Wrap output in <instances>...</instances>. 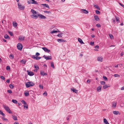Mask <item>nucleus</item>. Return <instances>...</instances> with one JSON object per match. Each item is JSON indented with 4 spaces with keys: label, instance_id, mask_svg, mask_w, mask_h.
Here are the masks:
<instances>
[{
    "label": "nucleus",
    "instance_id": "e433bc0d",
    "mask_svg": "<svg viewBox=\"0 0 124 124\" xmlns=\"http://www.w3.org/2000/svg\"><path fill=\"white\" fill-rule=\"evenodd\" d=\"M51 67H52L53 68H54V63L53 62H52L51 63Z\"/></svg>",
    "mask_w": 124,
    "mask_h": 124
},
{
    "label": "nucleus",
    "instance_id": "ea45409f",
    "mask_svg": "<svg viewBox=\"0 0 124 124\" xmlns=\"http://www.w3.org/2000/svg\"><path fill=\"white\" fill-rule=\"evenodd\" d=\"M56 32H57V31H53L50 32V33L52 34Z\"/></svg>",
    "mask_w": 124,
    "mask_h": 124
},
{
    "label": "nucleus",
    "instance_id": "9d476101",
    "mask_svg": "<svg viewBox=\"0 0 124 124\" xmlns=\"http://www.w3.org/2000/svg\"><path fill=\"white\" fill-rule=\"evenodd\" d=\"M35 55H33L32 56V58L34 59H36V60H38L40 59L41 58V57H38L36 56Z\"/></svg>",
    "mask_w": 124,
    "mask_h": 124
},
{
    "label": "nucleus",
    "instance_id": "c03bdc74",
    "mask_svg": "<svg viewBox=\"0 0 124 124\" xmlns=\"http://www.w3.org/2000/svg\"><path fill=\"white\" fill-rule=\"evenodd\" d=\"M21 102L24 104H25L26 103V102H25V101L24 100H22L21 101Z\"/></svg>",
    "mask_w": 124,
    "mask_h": 124
},
{
    "label": "nucleus",
    "instance_id": "473e14b6",
    "mask_svg": "<svg viewBox=\"0 0 124 124\" xmlns=\"http://www.w3.org/2000/svg\"><path fill=\"white\" fill-rule=\"evenodd\" d=\"M94 7L96 8L97 9H98L99 10H100V8H99V7L97 5H94Z\"/></svg>",
    "mask_w": 124,
    "mask_h": 124
},
{
    "label": "nucleus",
    "instance_id": "69168bd1",
    "mask_svg": "<svg viewBox=\"0 0 124 124\" xmlns=\"http://www.w3.org/2000/svg\"><path fill=\"white\" fill-rule=\"evenodd\" d=\"M9 81H10V80L9 79H8L7 80V81H6V82L8 83H9Z\"/></svg>",
    "mask_w": 124,
    "mask_h": 124
},
{
    "label": "nucleus",
    "instance_id": "72a5a7b5",
    "mask_svg": "<svg viewBox=\"0 0 124 124\" xmlns=\"http://www.w3.org/2000/svg\"><path fill=\"white\" fill-rule=\"evenodd\" d=\"M24 95L25 96H27L29 95V93L28 92H25L24 93Z\"/></svg>",
    "mask_w": 124,
    "mask_h": 124
},
{
    "label": "nucleus",
    "instance_id": "20e7f679",
    "mask_svg": "<svg viewBox=\"0 0 124 124\" xmlns=\"http://www.w3.org/2000/svg\"><path fill=\"white\" fill-rule=\"evenodd\" d=\"M17 48L20 50H21L23 47L22 45L20 43H18L17 46Z\"/></svg>",
    "mask_w": 124,
    "mask_h": 124
},
{
    "label": "nucleus",
    "instance_id": "aec40b11",
    "mask_svg": "<svg viewBox=\"0 0 124 124\" xmlns=\"http://www.w3.org/2000/svg\"><path fill=\"white\" fill-rule=\"evenodd\" d=\"M78 41L81 44H84V43L83 41L80 38H78Z\"/></svg>",
    "mask_w": 124,
    "mask_h": 124
},
{
    "label": "nucleus",
    "instance_id": "7c9ffc66",
    "mask_svg": "<svg viewBox=\"0 0 124 124\" xmlns=\"http://www.w3.org/2000/svg\"><path fill=\"white\" fill-rule=\"evenodd\" d=\"M23 106L25 108H26L27 109L28 108V105L27 103H26L25 104H24Z\"/></svg>",
    "mask_w": 124,
    "mask_h": 124
},
{
    "label": "nucleus",
    "instance_id": "4468645a",
    "mask_svg": "<svg viewBox=\"0 0 124 124\" xmlns=\"http://www.w3.org/2000/svg\"><path fill=\"white\" fill-rule=\"evenodd\" d=\"M24 37L22 36H20L19 37V40L23 41L24 39Z\"/></svg>",
    "mask_w": 124,
    "mask_h": 124
},
{
    "label": "nucleus",
    "instance_id": "f257e3e1",
    "mask_svg": "<svg viewBox=\"0 0 124 124\" xmlns=\"http://www.w3.org/2000/svg\"><path fill=\"white\" fill-rule=\"evenodd\" d=\"M31 11L32 14L31 15V17L33 18L37 19V16L38 14H37L36 12L33 9H31Z\"/></svg>",
    "mask_w": 124,
    "mask_h": 124
},
{
    "label": "nucleus",
    "instance_id": "4be33fe9",
    "mask_svg": "<svg viewBox=\"0 0 124 124\" xmlns=\"http://www.w3.org/2000/svg\"><path fill=\"white\" fill-rule=\"evenodd\" d=\"M12 116L13 119L14 120H17V117L16 116H15L14 115H12Z\"/></svg>",
    "mask_w": 124,
    "mask_h": 124
},
{
    "label": "nucleus",
    "instance_id": "cd10ccee",
    "mask_svg": "<svg viewBox=\"0 0 124 124\" xmlns=\"http://www.w3.org/2000/svg\"><path fill=\"white\" fill-rule=\"evenodd\" d=\"M4 38L6 39H9L10 38L9 36L7 34H5L4 35Z\"/></svg>",
    "mask_w": 124,
    "mask_h": 124
},
{
    "label": "nucleus",
    "instance_id": "6ab92c4d",
    "mask_svg": "<svg viewBox=\"0 0 124 124\" xmlns=\"http://www.w3.org/2000/svg\"><path fill=\"white\" fill-rule=\"evenodd\" d=\"M110 87L109 85H104L103 87V88L104 89H105L109 87Z\"/></svg>",
    "mask_w": 124,
    "mask_h": 124
},
{
    "label": "nucleus",
    "instance_id": "680f3d73",
    "mask_svg": "<svg viewBox=\"0 0 124 124\" xmlns=\"http://www.w3.org/2000/svg\"><path fill=\"white\" fill-rule=\"evenodd\" d=\"M39 87L40 88H41V89H43V86L42 85H39Z\"/></svg>",
    "mask_w": 124,
    "mask_h": 124
},
{
    "label": "nucleus",
    "instance_id": "423d86ee",
    "mask_svg": "<svg viewBox=\"0 0 124 124\" xmlns=\"http://www.w3.org/2000/svg\"><path fill=\"white\" fill-rule=\"evenodd\" d=\"M38 17H39V18L40 19H45L46 18V17L41 14H38V15L37 16V18Z\"/></svg>",
    "mask_w": 124,
    "mask_h": 124
},
{
    "label": "nucleus",
    "instance_id": "ddd939ff",
    "mask_svg": "<svg viewBox=\"0 0 124 124\" xmlns=\"http://www.w3.org/2000/svg\"><path fill=\"white\" fill-rule=\"evenodd\" d=\"M57 41L58 42L60 43L66 41L65 40L63 39H57Z\"/></svg>",
    "mask_w": 124,
    "mask_h": 124
},
{
    "label": "nucleus",
    "instance_id": "de8ad7c7",
    "mask_svg": "<svg viewBox=\"0 0 124 124\" xmlns=\"http://www.w3.org/2000/svg\"><path fill=\"white\" fill-rule=\"evenodd\" d=\"M2 118L3 120H5L6 121H7L8 120L6 118L4 117H2Z\"/></svg>",
    "mask_w": 124,
    "mask_h": 124
},
{
    "label": "nucleus",
    "instance_id": "09e8293b",
    "mask_svg": "<svg viewBox=\"0 0 124 124\" xmlns=\"http://www.w3.org/2000/svg\"><path fill=\"white\" fill-rule=\"evenodd\" d=\"M109 37H110V38L111 39H112L113 38V36L111 34H109Z\"/></svg>",
    "mask_w": 124,
    "mask_h": 124
},
{
    "label": "nucleus",
    "instance_id": "6e6552de",
    "mask_svg": "<svg viewBox=\"0 0 124 124\" xmlns=\"http://www.w3.org/2000/svg\"><path fill=\"white\" fill-rule=\"evenodd\" d=\"M42 48L45 52L47 53H49L50 51V50L48 49L45 47H42Z\"/></svg>",
    "mask_w": 124,
    "mask_h": 124
},
{
    "label": "nucleus",
    "instance_id": "bb28decb",
    "mask_svg": "<svg viewBox=\"0 0 124 124\" xmlns=\"http://www.w3.org/2000/svg\"><path fill=\"white\" fill-rule=\"evenodd\" d=\"M13 26L15 27H16L17 26V23L16 22L14 23V22H13Z\"/></svg>",
    "mask_w": 124,
    "mask_h": 124
},
{
    "label": "nucleus",
    "instance_id": "774afa93",
    "mask_svg": "<svg viewBox=\"0 0 124 124\" xmlns=\"http://www.w3.org/2000/svg\"><path fill=\"white\" fill-rule=\"evenodd\" d=\"M121 90H124V86L122 87L121 88Z\"/></svg>",
    "mask_w": 124,
    "mask_h": 124
},
{
    "label": "nucleus",
    "instance_id": "8fccbe9b",
    "mask_svg": "<svg viewBox=\"0 0 124 124\" xmlns=\"http://www.w3.org/2000/svg\"><path fill=\"white\" fill-rule=\"evenodd\" d=\"M0 77L1 78V79H3L4 80L5 79V78L3 76H1Z\"/></svg>",
    "mask_w": 124,
    "mask_h": 124
},
{
    "label": "nucleus",
    "instance_id": "e2e57ef3",
    "mask_svg": "<svg viewBox=\"0 0 124 124\" xmlns=\"http://www.w3.org/2000/svg\"><path fill=\"white\" fill-rule=\"evenodd\" d=\"M91 81L90 79H88L87 80V82L88 83H90Z\"/></svg>",
    "mask_w": 124,
    "mask_h": 124
},
{
    "label": "nucleus",
    "instance_id": "7ed1b4c3",
    "mask_svg": "<svg viewBox=\"0 0 124 124\" xmlns=\"http://www.w3.org/2000/svg\"><path fill=\"white\" fill-rule=\"evenodd\" d=\"M3 107L5 109V110L9 113L10 114H12V112L9 109V107L5 105H3Z\"/></svg>",
    "mask_w": 124,
    "mask_h": 124
},
{
    "label": "nucleus",
    "instance_id": "9b49d317",
    "mask_svg": "<svg viewBox=\"0 0 124 124\" xmlns=\"http://www.w3.org/2000/svg\"><path fill=\"white\" fill-rule=\"evenodd\" d=\"M28 72V74L30 76H32L34 75V73L32 72L29 71L28 70L27 71Z\"/></svg>",
    "mask_w": 124,
    "mask_h": 124
},
{
    "label": "nucleus",
    "instance_id": "393cba45",
    "mask_svg": "<svg viewBox=\"0 0 124 124\" xmlns=\"http://www.w3.org/2000/svg\"><path fill=\"white\" fill-rule=\"evenodd\" d=\"M113 113L114 114L116 115H117L118 114H119V115L120 114L118 111H113Z\"/></svg>",
    "mask_w": 124,
    "mask_h": 124
},
{
    "label": "nucleus",
    "instance_id": "4c0bfd02",
    "mask_svg": "<svg viewBox=\"0 0 124 124\" xmlns=\"http://www.w3.org/2000/svg\"><path fill=\"white\" fill-rule=\"evenodd\" d=\"M9 87L13 89L14 87V86L12 84H10L9 85Z\"/></svg>",
    "mask_w": 124,
    "mask_h": 124
},
{
    "label": "nucleus",
    "instance_id": "5fc2aeb1",
    "mask_svg": "<svg viewBox=\"0 0 124 124\" xmlns=\"http://www.w3.org/2000/svg\"><path fill=\"white\" fill-rule=\"evenodd\" d=\"M101 84L102 85H104L105 82L104 81H102L101 82Z\"/></svg>",
    "mask_w": 124,
    "mask_h": 124
},
{
    "label": "nucleus",
    "instance_id": "c756f323",
    "mask_svg": "<svg viewBox=\"0 0 124 124\" xmlns=\"http://www.w3.org/2000/svg\"><path fill=\"white\" fill-rule=\"evenodd\" d=\"M0 114L2 115L3 116H5V114L3 113L2 111L0 110Z\"/></svg>",
    "mask_w": 124,
    "mask_h": 124
},
{
    "label": "nucleus",
    "instance_id": "b1692460",
    "mask_svg": "<svg viewBox=\"0 0 124 124\" xmlns=\"http://www.w3.org/2000/svg\"><path fill=\"white\" fill-rule=\"evenodd\" d=\"M71 90L73 91V92H74L76 93H78V90H76L75 89H71Z\"/></svg>",
    "mask_w": 124,
    "mask_h": 124
},
{
    "label": "nucleus",
    "instance_id": "37998d69",
    "mask_svg": "<svg viewBox=\"0 0 124 124\" xmlns=\"http://www.w3.org/2000/svg\"><path fill=\"white\" fill-rule=\"evenodd\" d=\"M95 12L97 14H100V12L97 10H95Z\"/></svg>",
    "mask_w": 124,
    "mask_h": 124
},
{
    "label": "nucleus",
    "instance_id": "412c9836",
    "mask_svg": "<svg viewBox=\"0 0 124 124\" xmlns=\"http://www.w3.org/2000/svg\"><path fill=\"white\" fill-rule=\"evenodd\" d=\"M41 5H42L44 7H46L47 8H49V5L46 4H41Z\"/></svg>",
    "mask_w": 124,
    "mask_h": 124
},
{
    "label": "nucleus",
    "instance_id": "f3484780",
    "mask_svg": "<svg viewBox=\"0 0 124 124\" xmlns=\"http://www.w3.org/2000/svg\"><path fill=\"white\" fill-rule=\"evenodd\" d=\"M101 86H100L97 87V90L98 92H100L101 91Z\"/></svg>",
    "mask_w": 124,
    "mask_h": 124
},
{
    "label": "nucleus",
    "instance_id": "4d7b16f0",
    "mask_svg": "<svg viewBox=\"0 0 124 124\" xmlns=\"http://www.w3.org/2000/svg\"><path fill=\"white\" fill-rule=\"evenodd\" d=\"M39 55V53L38 52H37L36 54V56H37Z\"/></svg>",
    "mask_w": 124,
    "mask_h": 124
},
{
    "label": "nucleus",
    "instance_id": "a19ab883",
    "mask_svg": "<svg viewBox=\"0 0 124 124\" xmlns=\"http://www.w3.org/2000/svg\"><path fill=\"white\" fill-rule=\"evenodd\" d=\"M116 20V21H119V19L118 17H117L116 16H115Z\"/></svg>",
    "mask_w": 124,
    "mask_h": 124
},
{
    "label": "nucleus",
    "instance_id": "052dcab7",
    "mask_svg": "<svg viewBox=\"0 0 124 124\" xmlns=\"http://www.w3.org/2000/svg\"><path fill=\"white\" fill-rule=\"evenodd\" d=\"M94 44V42H90V45L91 46L93 45Z\"/></svg>",
    "mask_w": 124,
    "mask_h": 124
},
{
    "label": "nucleus",
    "instance_id": "79ce46f5",
    "mask_svg": "<svg viewBox=\"0 0 124 124\" xmlns=\"http://www.w3.org/2000/svg\"><path fill=\"white\" fill-rule=\"evenodd\" d=\"M103 77L105 81L108 80V78L105 76H103Z\"/></svg>",
    "mask_w": 124,
    "mask_h": 124
},
{
    "label": "nucleus",
    "instance_id": "a878e982",
    "mask_svg": "<svg viewBox=\"0 0 124 124\" xmlns=\"http://www.w3.org/2000/svg\"><path fill=\"white\" fill-rule=\"evenodd\" d=\"M104 122L106 124H109V123L108 122L107 120L105 119H104Z\"/></svg>",
    "mask_w": 124,
    "mask_h": 124
},
{
    "label": "nucleus",
    "instance_id": "5701e85b",
    "mask_svg": "<svg viewBox=\"0 0 124 124\" xmlns=\"http://www.w3.org/2000/svg\"><path fill=\"white\" fill-rule=\"evenodd\" d=\"M32 1L31 2L32 4H36L38 5V3L37 1H35L34 0H31Z\"/></svg>",
    "mask_w": 124,
    "mask_h": 124
},
{
    "label": "nucleus",
    "instance_id": "0eeeda50",
    "mask_svg": "<svg viewBox=\"0 0 124 124\" xmlns=\"http://www.w3.org/2000/svg\"><path fill=\"white\" fill-rule=\"evenodd\" d=\"M43 57L47 60L52 59V57L51 56H46L45 55H44Z\"/></svg>",
    "mask_w": 124,
    "mask_h": 124
},
{
    "label": "nucleus",
    "instance_id": "3c124183",
    "mask_svg": "<svg viewBox=\"0 0 124 124\" xmlns=\"http://www.w3.org/2000/svg\"><path fill=\"white\" fill-rule=\"evenodd\" d=\"M39 67H37V69H35L34 70V71L35 72H37V70L39 69Z\"/></svg>",
    "mask_w": 124,
    "mask_h": 124
},
{
    "label": "nucleus",
    "instance_id": "603ef678",
    "mask_svg": "<svg viewBox=\"0 0 124 124\" xmlns=\"http://www.w3.org/2000/svg\"><path fill=\"white\" fill-rule=\"evenodd\" d=\"M6 69L7 70H10V66H7Z\"/></svg>",
    "mask_w": 124,
    "mask_h": 124
},
{
    "label": "nucleus",
    "instance_id": "39448f33",
    "mask_svg": "<svg viewBox=\"0 0 124 124\" xmlns=\"http://www.w3.org/2000/svg\"><path fill=\"white\" fill-rule=\"evenodd\" d=\"M18 8L21 10H23L25 8V6H22L19 3H18Z\"/></svg>",
    "mask_w": 124,
    "mask_h": 124
},
{
    "label": "nucleus",
    "instance_id": "dca6fc26",
    "mask_svg": "<svg viewBox=\"0 0 124 124\" xmlns=\"http://www.w3.org/2000/svg\"><path fill=\"white\" fill-rule=\"evenodd\" d=\"M103 58L101 57H99L97 58V60L99 62H102V61Z\"/></svg>",
    "mask_w": 124,
    "mask_h": 124
},
{
    "label": "nucleus",
    "instance_id": "6e6d98bb",
    "mask_svg": "<svg viewBox=\"0 0 124 124\" xmlns=\"http://www.w3.org/2000/svg\"><path fill=\"white\" fill-rule=\"evenodd\" d=\"M8 93H12L11 90H9L7 91Z\"/></svg>",
    "mask_w": 124,
    "mask_h": 124
},
{
    "label": "nucleus",
    "instance_id": "f03ea898",
    "mask_svg": "<svg viewBox=\"0 0 124 124\" xmlns=\"http://www.w3.org/2000/svg\"><path fill=\"white\" fill-rule=\"evenodd\" d=\"M34 85V84L31 82H28L26 83L25 85L26 87L29 88Z\"/></svg>",
    "mask_w": 124,
    "mask_h": 124
},
{
    "label": "nucleus",
    "instance_id": "a18cd8bd",
    "mask_svg": "<svg viewBox=\"0 0 124 124\" xmlns=\"http://www.w3.org/2000/svg\"><path fill=\"white\" fill-rule=\"evenodd\" d=\"M21 62L25 64L26 62V61L24 60H23L21 61Z\"/></svg>",
    "mask_w": 124,
    "mask_h": 124
},
{
    "label": "nucleus",
    "instance_id": "a211bd4d",
    "mask_svg": "<svg viewBox=\"0 0 124 124\" xmlns=\"http://www.w3.org/2000/svg\"><path fill=\"white\" fill-rule=\"evenodd\" d=\"M94 17L95 19L97 21H98L99 20V18L98 17V16H97L94 15Z\"/></svg>",
    "mask_w": 124,
    "mask_h": 124
},
{
    "label": "nucleus",
    "instance_id": "c85d7f7f",
    "mask_svg": "<svg viewBox=\"0 0 124 124\" xmlns=\"http://www.w3.org/2000/svg\"><path fill=\"white\" fill-rule=\"evenodd\" d=\"M12 101L13 103L15 104H17V101L13 99L12 100Z\"/></svg>",
    "mask_w": 124,
    "mask_h": 124
},
{
    "label": "nucleus",
    "instance_id": "338daca9",
    "mask_svg": "<svg viewBox=\"0 0 124 124\" xmlns=\"http://www.w3.org/2000/svg\"><path fill=\"white\" fill-rule=\"evenodd\" d=\"M119 4L123 8H124V5L121 4L120 3H119Z\"/></svg>",
    "mask_w": 124,
    "mask_h": 124
},
{
    "label": "nucleus",
    "instance_id": "f8f14e48",
    "mask_svg": "<svg viewBox=\"0 0 124 124\" xmlns=\"http://www.w3.org/2000/svg\"><path fill=\"white\" fill-rule=\"evenodd\" d=\"M40 74L41 75L43 76H44L45 75V76H46L47 75V74L46 73H45L44 71L43 70L41 71Z\"/></svg>",
    "mask_w": 124,
    "mask_h": 124
},
{
    "label": "nucleus",
    "instance_id": "58836bf2",
    "mask_svg": "<svg viewBox=\"0 0 124 124\" xmlns=\"http://www.w3.org/2000/svg\"><path fill=\"white\" fill-rule=\"evenodd\" d=\"M114 76L115 77H119L120 75L117 74H115L114 75Z\"/></svg>",
    "mask_w": 124,
    "mask_h": 124
},
{
    "label": "nucleus",
    "instance_id": "49530a36",
    "mask_svg": "<svg viewBox=\"0 0 124 124\" xmlns=\"http://www.w3.org/2000/svg\"><path fill=\"white\" fill-rule=\"evenodd\" d=\"M8 32L9 33V34H10V35L11 36H13V32L10 31H8Z\"/></svg>",
    "mask_w": 124,
    "mask_h": 124
},
{
    "label": "nucleus",
    "instance_id": "0e129e2a",
    "mask_svg": "<svg viewBox=\"0 0 124 124\" xmlns=\"http://www.w3.org/2000/svg\"><path fill=\"white\" fill-rule=\"evenodd\" d=\"M112 20L113 21V23H114L115 22V18H113L112 19Z\"/></svg>",
    "mask_w": 124,
    "mask_h": 124
},
{
    "label": "nucleus",
    "instance_id": "1a4fd4ad",
    "mask_svg": "<svg viewBox=\"0 0 124 124\" xmlns=\"http://www.w3.org/2000/svg\"><path fill=\"white\" fill-rule=\"evenodd\" d=\"M80 11L81 13H84L85 14H87L89 12L88 11L85 9H81Z\"/></svg>",
    "mask_w": 124,
    "mask_h": 124
},
{
    "label": "nucleus",
    "instance_id": "2f4dec72",
    "mask_svg": "<svg viewBox=\"0 0 124 124\" xmlns=\"http://www.w3.org/2000/svg\"><path fill=\"white\" fill-rule=\"evenodd\" d=\"M9 57L11 59H13L14 58V56L13 54H11L10 55Z\"/></svg>",
    "mask_w": 124,
    "mask_h": 124
},
{
    "label": "nucleus",
    "instance_id": "bf43d9fd",
    "mask_svg": "<svg viewBox=\"0 0 124 124\" xmlns=\"http://www.w3.org/2000/svg\"><path fill=\"white\" fill-rule=\"evenodd\" d=\"M96 26L98 27H101V25L99 24H97V25H96Z\"/></svg>",
    "mask_w": 124,
    "mask_h": 124
},
{
    "label": "nucleus",
    "instance_id": "2eb2a0df",
    "mask_svg": "<svg viewBox=\"0 0 124 124\" xmlns=\"http://www.w3.org/2000/svg\"><path fill=\"white\" fill-rule=\"evenodd\" d=\"M117 103L116 101H114L113 102L112 104V107L113 108H115L116 107Z\"/></svg>",
    "mask_w": 124,
    "mask_h": 124
},
{
    "label": "nucleus",
    "instance_id": "13d9d810",
    "mask_svg": "<svg viewBox=\"0 0 124 124\" xmlns=\"http://www.w3.org/2000/svg\"><path fill=\"white\" fill-rule=\"evenodd\" d=\"M99 46L98 45H96L95 47V49H98L99 48Z\"/></svg>",
    "mask_w": 124,
    "mask_h": 124
},
{
    "label": "nucleus",
    "instance_id": "864d4df0",
    "mask_svg": "<svg viewBox=\"0 0 124 124\" xmlns=\"http://www.w3.org/2000/svg\"><path fill=\"white\" fill-rule=\"evenodd\" d=\"M43 95H44V96H46L47 95V93H46V91H45L44 92V93H43Z\"/></svg>",
    "mask_w": 124,
    "mask_h": 124
},
{
    "label": "nucleus",
    "instance_id": "f704fd0d",
    "mask_svg": "<svg viewBox=\"0 0 124 124\" xmlns=\"http://www.w3.org/2000/svg\"><path fill=\"white\" fill-rule=\"evenodd\" d=\"M63 34L62 33H59L58 35H57V36L59 37H62V35Z\"/></svg>",
    "mask_w": 124,
    "mask_h": 124
},
{
    "label": "nucleus",
    "instance_id": "c9c22d12",
    "mask_svg": "<svg viewBox=\"0 0 124 124\" xmlns=\"http://www.w3.org/2000/svg\"><path fill=\"white\" fill-rule=\"evenodd\" d=\"M44 13H46L47 14H51V12L49 11H44Z\"/></svg>",
    "mask_w": 124,
    "mask_h": 124
}]
</instances>
